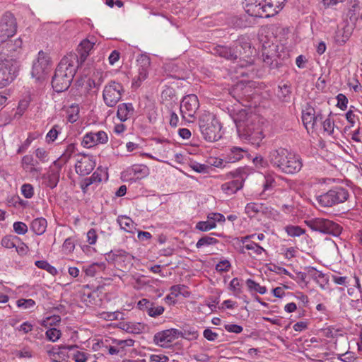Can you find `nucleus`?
Wrapping results in <instances>:
<instances>
[{"instance_id":"obj_8","label":"nucleus","mask_w":362,"mask_h":362,"mask_svg":"<svg viewBox=\"0 0 362 362\" xmlns=\"http://www.w3.org/2000/svg\"><path fill=\"white\" fill-rule=\"evenodd\" d=\"M305 223L313 230L336 237L339 236L342 231L340 225L326 218H315L305 221Z\"/></svg>"},{"instance_id":"obj_58","label":"nucleus","mask_w":362,"mask_h":362,"mask_svg":"<svg viewBox=\"0 0 362 362\" xmlns=\"http://www.w3.org/2000/svg\"><path fill=\"white\" fill-rule=\"evenodd\" d=\"M98 239L96 230L94 228L90 229L87 233V241L90 245L95 244Z\"/></svg>"},{"instance_id":"obj_14","label":"nucleus","mask_w":362,"mask_h":362,"mask_svg":"<svg viewBox=\"0 0 362 362\" xmlns=\"http://www.w3.org/2000/svg\"><path fill=\"white\" fill-rule=\"evenodd\" d=\"M137 307L141 310L146 312V313L152 317L160 316L165 311L163 306L158 305L156 303L150 301L146 298L140 300L137 303Z\"/></svg>"},{"instance_id":"obj_25","label":"nucleus","mask_w":362,"mask_h":362,"mask_svg":"<svg viewBox=\"0 0 362 362\" xmlns=\"http://www.w3.org/2000/svg\"><path fill=\"white\" fill-rule=\"evenodd\" d=\"M47 226V220L44 218H37L34 219L30 224V229L37 235L45 233Z\"/></svg>"},{"instance_id":"obj_28","label":"nucleus","mask_w":362,"mask_h":362,"mask_svg":"<svg viewBox=\"0 0 362 362\" xmlns=\"http://www.w3.org/2000/svg\"><path fill=\"white\" fill-rule=\"evenodd\" d=\"M308 274L313 280L316 281L321 287H323L324 284H327L328 281L325 274L314 267L308 268Z\"/></svg>"},{"instance_id":"obj_9","label":"nucleus","mask_w":362,"mask_h":362,"mask_svg":"<svg viewBox=\"0 0 362 362\" xmlns=\"http://www.w3.org/2000/svg\"><path fill=\"white\" fill-rule=\"evenodd\" d=\"M124 89L123 86L115 81H110L104 87L103 91V98L105 104L110 107H115L121 100Z\"/></svg>"},{"instance_id":"obj_49","label":"nucleus","mask_w":362,"mask_h":362,"mask_svg":"<svg viewBox=\"0 0 362 362\" xmlns=\"http://www.w3.org/2000/svg\"><path fill=\"white\" fill-rule=\"evenodd\" d=\"M21 193L27 199H30L34 194L33 187L30 184H24L21 187Z\"/></svg>"},{"instance_id":"obj_30","label":"nucleus","mask_w":362,"mask_h":362,"mask_svg":"<svg viewBox=\"0 0 362 362\" xmlns=\"http://www.w3.org/2000/svg\"><path fill=\"white\" fill-rule=\"evenodd\" d=\"M20 242V238L13 235L4 236L1 241V245L7 249H12L16 247V244Z\"/></svg>"},{"instance_id":"obj_61","label":"nucleus","mask_w":362,"mask_h":362,"mask_svg":"<svg viewBox=\"0 0 362 362\" xmlns=\"http://www.w3.org/2000/svg\"><path fill=\"white\" fill-rule=\"evenodd\" d=\"M203 335L207 340L211 341H215L218 336L216 332H213L209 328L204 329Z\"/></svg>"},{"instance_id":"obj_3","label":"nucleus","mask_w":362,"mask_h":362,"mask_svg":"<svg viewBox=\"0 0 362 362\" xmlns=\"http://www.w3.org/2000/svg\"><path fill=\"white\" fill-rule=\"evenodd\" d=\"M269 160L273 167L286 174H295L303 166L301 158L286 148H279L269 152Z\"/></svg>"},{"instance_id":"obj_29","label":"nucleus","mask_w":362,"mask_h":362,"mask_svg":"<svg viewBox=\"0 0 362 362\" xmlns=\"http://www.w3.org/2000/svg\"><path fill=\"white\" fill-rule=\"evenodd\" d=\"M351 28L348 25H345L342 29H338L336 33V40L339 42H346L351 35Z\"/></svg>"},{"instance_id":"obj_39","label":"nucleus","mask_w":362,"mask_h":362,"mask_svg":"<svg viewBox=\"0 0 362 362\" xmlns=\"http://www.w3.org/2000/svg\"><path fill=\"white\" fill-rule=\"evenodd\" d=\"M321 122L322 123L324 131L327 132L329 135L334 134L335 128L337 130H339V127L335 126L334 121L331 120L330 118H327Z\"/></svg>"},{"instance_id":"obj_7","label":"nucleus","mask_w":362,"mask_h":362,"mask_svg":"<svg viewBox=\"0 0 362 362\" xmlns=\"http://www.w3.org/2000/svg\"><path fill=\"white\" fill-rule=\"evenodd\" d=\"M349 197L346 189L336 186L316 197L315 199L319 207L329 208L334 205L345 202Z\"/></svg>"},{"instance_id":"obj_19","label":"nucleus","mask_w":362,"mask_h":362,"mask_svg":"<svg viewBox=\"0 0 362 362\" xmlns=\"http://www.w3.org/2000/svg\"><path fill=\"white\" fill-rule=\"evenodd\" d=\"M110 256L112 257L115 263L118 266L123 267L122 264H124V267L132 264V261L134 257L124 250L111 251L109 254V257Z\"/></svg>"},{"instance_id":"obj_24","label":"nucleus","mask_w":362,"mask_h":362,"mask_svg":"<svg viewBox=\"0 0 362 362\" xmlns=\"http://www.w3.org/2000/svg\"><path fill=\"white\" fill-rule=\"evenodd\" d=\"M243 186V180H234L227 182L221 185V189L228 195L235 194L237 191L240 189Z\"/></svg>"},{"instance_id":"obj_37","label":"nucleus","mask_w":362,"mask_h":362,"mask_svg":"<svg viewBox=\"0 0 362 362\" xmlns=\"http://www.w3.org/2000/svg\"><path fill=\"white\" fill-rule=\"evenodd\" d=\"M216 226V224L214 223V221H211L210 220H208L206 221H199L196 224V229L206 232L209 231L213 228H215Z\"/></svg>"},{"instance_id":"obj_54","label":"nucleus","mask_w":362,"mask_h":362,"mask_svg":"<svg viewBox=\"0 0 362 362\" xmlns=\"http://www.w3.org/2000/svg\"><path fill=\"white\" fill-rule=\"evenodd\" d=\"M30 104V100L28 98L23 99L20 100L18 108L17 113L20 115H22L25 111L28 109Z\"/></svg>"},{"instance_id":"obj_43","label":"nucleus","mask_w":362,"mask_h":362,"mask_svg":"<svg viewBox=\"0 0 362 362\" xmlns=\"http://www.w3.org/2000/svg\"><path fill=\"white\" fill-rule=\"evenodd\" d=\"M190 168L194 170L195 172L199 173H206L209 171L211 168L209 165L202 164L197 162H192L190 163Z\"/></svg>"},{"instance_id":"obj_51","label":"nucleus","mask_w":362,"mask_h":362,"mask_svg":"<svg viewBox=\"0 0 362 362\" xmlns=\"http://www.w3.org/2000/svg\"><path fill=\"white\" fill-rule=\"evenodd\" d=\"M35 156L42 163L48 161V152L43 148H37Z\"/></svg>"},{"instance_id":"obj_33","label":"nucleus","mask_w":362,"mask_h":362,"mask_svg":"<svg viewBox=\"0 0 362 362\" xmlns=\"http://www.w3.org/2000/svg\"><path fill=\"white\" fill-rule=\"evenodd\" d=\"M67 120L74 123L78 119L79 106L78 105H71L66 111Z\"/></svg>"},{"instance_id":"obj_18","label":"nucleus","mask_w":362,"mask_h":362,"mask_svg":"<svg viewBox=\"0 0 362 362\" xmlns=\"http://www.w3.org/2000/svg\"><path fill=\"white\" fill-rule=\"evenodd\" d=\"M212 53L231 61L235 60L238 57V52L235 47L226 45H216L213 48Z\"/></svg>"},{"instance_id":"obj_64","label":"nucleus","mask_w":362,"mask_h":362,"mask_svg":"<svg viewBox=\"0 0 362 362\" xmlns=\"http://www.w3.org/2000/svg\"><path fill=\"white\" fill-rule=\"evenodd\" d=\"M209 163L211 165L215 166L216 168H224L226 166L224 163H226V158L223 160L221 158H214L211 159Z\"/></svg>"},{"instance_id":"obj_16","label":"nucleus","mask_w":362,"mask_h":362,"mask_svg":"<svg viewBox=\"0 0 362 362\" xmlns=\"http://www.w3.org/2000/svg\"><path fill=\"white\" fill-rule=\"evenodd\" d=\"M137 67H138V76H136V81L139 83L144 81L148 74V68L151 64L150 58L145 54H141L137 60Z\"/></svg>"},{"instance_id":"obj_13","label":"nucleus","mask_w":362,"mask_h":362,"mask_svg":"<svg viewBox=\"0 0 362 362\" xmlns=\"http://www.w3.org/2000/svg\"><path fill=\"white\" fill-rule=\"evenodd\" d=\"M322 115H315V110L311 107L305 108L302 113L303 123L308 132L314 130L318 122H322Z\"/></svg>"},{"instance_id":"obj_36","label":"nucleus","mask_w":362,"mask_h":362,"mask_svg":"<svg viewBox=\"0 0 362 362\" xmlns=\"http://www.w3.org/2000/svg\"><path fill=\"white\" fill-rule=\"evenodd\" d=\"M246 284L250 291H255L260 294H264L267 292L265 286H260L258 283L251 279H248L246 281Z\"/></svg>"},{"instance_id":"obj_2","label":"nucleus","mask_w":362,"mask_h":362,"mask_svg":"<svg viewBox=\"0 0 362 362\" xmlns=\"http://www.w3.org/2000/svg\"><path fill=\"white\" fill-rule=\"evenodd\" d=\"M233 120L243 137L253 145H259L264 135L257 116L248 115L245 110H241L233 117Z\"/></svg>"},{"instance_id":"obj_50","label":"nucleus","mask_w":362,"mask_h":362,"mask_svg":"<svg viewBox=\"0 0 362 362\" xmlns=\"http://www.w3.org/2000/svg\"><path fill=\"white\" fill-rule=\"evenodd\" d=\"M337 106L341 110H344L347 107L348 99L345 95L339 93L337 96Z\"/></svg>"},{"instance_id":"obj_46","label":"nucleus","mask_w":362,"mask_h":362,"mask_svg":"<svg viewBox=\"0 0 362 362\" xmlns=\"http://www.w3.org/2000/svg\"><path fill=\"white\" fill-rule=\"evenodd\" d=\"M132 170L134 175H139L142 177L148 174V168L145 165H134L132 166Z\"/></svg>"},{"instance_id":"obj_48","label":"nucleus","mask_w":362,"mask_h":362,"mask_svg":"<svg viewBox=\"0 0 362 362\" xmlns=\"http://www.w3.org/2000/svg\"><path fill=\"white\" fill-rule=\"evenodd\" d=\"M61 317L59 315H52L47 317L42 322V325L44 327L53 326L60 322Z\"/></svg>"},{"instance_id":"obj_23","label":"nucleus","mask_w":362,"mask_h":362,"mask_svg":"<svg viewBox=\"0 0 362 362\" xmlns=\"http://www.w3.org/2000/svg\"><path fill=\"white\" fill-rule=\"evenodd\" d=\"M0 23H4L3 29H9L12 33H16L17 30L16 20L10 12H6L0 18Z\"/></svg>"},{"instance_id":"obj_59","label":"nucleus","mask_w":362,"mask_h":362,"mask_svg":"<svg viewBox=\"0 0 362 362\" xmlns=\"http://www.w3.org/2000/svg\"><path fill=\"white\" fill-rule=\"evenodd\" d=\"M225 329L226 331L229 332H233L235 334H239L242 332L243 330V328L240 325L235 324L226 325H225Z\"/></svg>"},{"instance_id":"obj_17","label":"nucleus","mask_w":362,"mask_h":362,"mask_svg":"<svg viewBox=\"0 0 362 362\" xmlns=\"http://www.w3.org/2000/svg\"><path fill=\"white\" fill-rule=\"evenodd\" d=\"M95 166V161L88 156H83L75 165L76 172L80 175L90 174Z\"/></svg>"},{"instance_id":"obj_5","label":"nucleus","mask_w":362,"mask_h":362,"mask_svg":"<svg viewBox=\"0 0 362 362\" xmlns=\"http://www.w3.org/2000/svg\"><path fill=\"white\" fill-rule=\"evenodd\" d=\"M199 128L203 138L207 141L214 142L221 138V124L211 113H204L200 116Z\"/></svg>"},{"instance_id":"obj_53","label":"nucleus","mask_w":362,"mask_h":362,"mask_svg":"<svg viewBox=\"0 0 362 362\" xmlns=\"http://www.w3.org/2000/svg\"><path fill=\"white\" fill-rule=\"evenodd\" d=\"M75 247L74 242L72 238H66L62 245L63 250L66 253L71 252L74 251Z\"/></svg>"},{"instance_id":"obj_22","label":"nucleus","mask_w":362,"mask_h":362,"mask_svg":"<svg viewBox=\"0 0 362 362\" xmlns=\"http://www.w3.org/2000/svg\"><path fill=\"white\" fill-rule=\"evenodd\" d=\"M71 349V346H52L51 349L47 350V354L53 362H61V360L66 357V354L63 351V349Z\"/></svg>"},{"instance_id":"obj_1","label":"nucleus","mask_w":362,"mask_h":362,"mask_svg":"<svg viewBox=\"0 0 362 362\" xmlns=\"http://www.w3.org/2000/svg\"><path fill=\"white\" fill-rule=\"evenodd\" d=\"M78 68V57L76 53L64 56L56 68L52 80V86L56 92L66 90Z\"/></svg>"},{"instance_id":"obj_20","label":"nucleus","mask_w":362,"mask_h":362,"mask_svg":"<svg viewBox=\"0 0 362 362\" xmlns=\"http://www.w3.org/2000/svg\"><path fill=\"white\" fill-rule=\"evenodd\" d=\"M94 42L86 39L81 42L77 48L78 67L86 60L90 52L93 49Z\"/></svg>"},{"instance_id":"obj_44","label":"nucleus","mask_w":362,"mask_h":362,"mask_svg":"<svg viewBox=\"0 0 362 362\" xmlns=\"http://www.w3.org/2000/svg\"><path fill=\"white\" fill-rule=\"evenodd\" d=\"M229 288L235 296H239L242 293L240 280L238 278L233 279L229 284Z\"/></svg>"},{"instance_id":"obj_55","label":"nucleus","mask_w":362,"mask_h":362,"mask_svg":"<svg viewBox=\"0 0 362 362\" xmlns=\"http://www.w3.org/2000/svg\"><path fill=\"white\" fill-rule=\"evenodd\" d=\"M103 264H93L86 269V274L88 276H94L97 272V268L103 269Z\"/></svg>"},{"instance_id":"obj_31","label":"nucleus","mask_w":362,"mask_h":362,"mask_svg":"<svg viewBox=\"0 0 362 362\" xmlns=\"http://www.w3.org/2000/svg\"><path fill=\"white\" fill-rule=\"evenodd\" d=\"M263 209V204L257 203H248L245 209V213L250 217H255L259 212Z\"/></svg>"},{"instance_id":"obj_57","label":"nucleus","mask_w":362,"mask_h":362,"mask_svg":"<svg viewBox=\"0 0 362 362\" xmlns=\"http://www.w3.org/2000/svg\"><path fill=\"white\" fill-rule=\"evenodd\" d=\"M113 343L117 346H120L123 349L125 346H134V341L132 339L120 340V339H114Z\"/></svg>"},{"instance_id":"obj_52","label":"nucleus","mask_w":362,"mask_h":362,"mask_svg":"<svg viewBox=\"0 0 362 362\" xmlns=\"http://www.w3.org/2000/svg\"><path fill=\"white\" fill-rule=\"evenodd\" d=\"M35 303L33 299H19L17 300V305L24 309L33 308Z\"/></svg>"},{"instance_id":"obj_35","label":"nucleus","mask_w":362,"mask_h":362,"mask_svg":"<svg viewBox=\"0 0 362 362\" xmlns=\"http://www.w3.org/2000/svg\"><path fill=\"white\" fill-rule=\"evenodd\" d=\"M285 230L291 237H299L305 233V230L298 226H287Z\"/></svg>"},{"instance_id":"obj_47","label":"nucleus","mask_w":362,"mask_h":362,"mask_svg":"<svg viewBox=\"0 0 362 362\" xmlns=\"http://www.w3.org/2000/svg\"><path fill=\"white\" fill-rule=\"evenodd\" d=\"M76 151V145L74 144H70L66 146V150L64 153L62 155L61 158L64 161L66 162L72 156V154Z\"/></svg>"},{"instance_id":"obj_12","label":"nucleus","mask_w":362,"mask_h":362,"mask_svg":"<svg viewBox=\"0 0 362 362\" xmlns=\"http://www.w3.org/2000/svg\"><path fill=\"white\" fill-rule=\"evenodd\" d=\"M108 141V136L104 131L89 132L85 134L82 145L85 148H90L98 144H104Z\"/></svg>"},{"instance_id":"obj_26","label":"nucleus","mask_w":362,"mask_h":362,"mask_svg":"<svg viewBox=\"0 0 362 362\" xmlns=\"http://www.w3.org/2000/svg\"><path fill=\"white\" fill-rule=\"evenodd\" d=\"M245 150L239 147H233L226 156V163H235L243 158Z\"/></svg>"},{"instance_id":"obj_32","label":"nucleus","mask_w":362,"mask_h":362,"mask_svg":"<svg viewBox=\"0 0 362 362\" xmlns=\"http://www.w3.org/2000/svg\"><path fill=\"white\" fill-rule=\"evenodd\" d=\"M218 243V240L213 237L204 235L199 239L196 243V247L200 249L204 246L216 245Z\"/></svg>"},{"instance_id":"obj_60","label":"nucleus","mask_w":362,"mask_h":362,"mask_svg":"<svg viewBox=\"0 0 362 362\" xmlns=\"http://www.w3.org/2000/svg\"><path fill=\"white\" fill-rule=\"evenodd\" d=\"M56 127L57 126L53 127L47 134L46 139L48 143L53 142L57 138L59 132Z\"/></svg>"},{"instance_id":"obj_10","label":"nucleus","mask_w":362,"mask_h":362,"mask_svg":"<svg viewBox=\"0 0 362 362\" xmlns=\"http://www.w3.org/2000/svg\"><path fill=\"white\" fill-rule=\"evenodd\" d=\"M199 107L198 98L194 94L185 96L180 104V112L183 119L190 122Z\"/></svg>"},{"instance_id":"obj_38","label":"nucleus","mask_w":362,"mask_h":362,"mask_svg":"<svg viewBox=\"0 0 362 362\" xmlns=\"http://www.w3.org/2000/svg\"><path fill=\"white\" fill-rule=\"evenodd\" d=\"M62 335V332L57 328H49L45 332L46 338L52 342L57 341Z\"/></svg>"},{"instance_id":"obj_41","label":"nucleus","mask_w":362,"mask_h":362,"mask_svg":"<svg viewBox=\"0 0 362 362\" xmlns=\"http://www.w3.org/2000/svg\"><path fill=\"white\" fill-rule=\"evenodd\" d=\"M243 248L247 250H252L253 252L257 255H260L263 252L265 251L262 247L255 242H250L244 245Z\"/></svg>"},{"instance_id":"obj_6","label":"nucleus","mask_w":362,"mask_h":362,"mask_svg":"<svg viewBox=\"0 0 362 362\" xmlns=\"http://www.w3.org/2000/svg\"><path fill=\"white\" fill-rule=\"evenodd\" d=\"M18 62L4 52V47L0 45V88L6 86L16 77Z\"/></svg>"},{"instance_id":"obj_4","label":"nucleus","mask_w":362,"mask_h":362,"mask_svg":"<svg viewBox=\"0 0 362 362\" xmlns=\"http://www.w3.org/2000/svg\"><path fill=\"white\" fill-rule=\"evenodd\" d=\"M286 0H245V10L250 16L269 18L281 10Z\"/></svg>"},{"instance_id":"obj_11","label":"nucleus","mask_w":362,"mask_h":362,"mask_svg":"<svg viewBox=\"0 0 362 362\" xmlns=\"http://www.w3.org/2000/svg\"><path fill=\"white\" fill-rule=\"evenodd\" d=\"M49 69V57L43 51H40L37 59L33 64L32 76L37 80H40L47 74Z\"/></svg>"},{"instance_id":"obj_34","label":"nucleus","mask_w":362,"mask_h":362,"mask_svg":"<svg viewBox=\"0 0 362 362\" xmlns=\"http://www.w3.org/2000/svg\"><path fill=\"white\" fill-rule=\"evenodd\" d=\"M35 264L38 268L46 270L47 272H49L50 274L53 276L57 274V269L54 267L49 264V262L46 260H37L35 262Z\"/></svg>"},{"instance_id":"obj_42","label":"nucleus","mask_w":362,"mask_h":362,"mask_svg":"<svg viewBox=\"0 0 362 362\" xmlns=\"http://www.w3.org/2000/svg\"><path fill=\"white\" fill-rule=\"evenodd\" d=\"M4 23H0V42L4 43L7 42L8 39L12 37L14 33H12L11 31L7 28L3 29ZM4 47V44H1Z\"/></svg>"},{"instance_id":"obj_56","label":"nucleus","mask_w":362,"mask_h":362,"mask_svg":"<svg viewBox=\"0 0 362 362\" xmlns=\"http://www.w3.org/2000/svg\"><path fill=\"white\" fill-rule=\"evenodd\" d=\"M230 263L228 260H222L216 265V270L220 272H227L230 267Z\"/></svg>"},{"instance_id":"obj_27","label":"nucleus","mask_w":362,"mask_h":362,"mask_svg":"<svg viewBox=\"0 0 362 362\" xmlns=\"http://www.w3.org/2000/svg\"><path fill=\"white\" fill-rule=\"evenodd\" d=\"M117 221L121 228L128 233H133L135 229L134 221L127 216H119Z\"/></svg>"},{"instance_id":"obj_63","label":"nucleus","mask_w":362,"mask_h":362,"mask_svg":"<svg viewBox=\"0 0 362 362\" xmlns=\"http://www.w3.org/2000/svg\"><path fill=\"white\" fill-rule=\"evenodd\" d=\"M208 218L211 221H214L215 223H216V222H224L225 221L224 216L220 213H214V214H209Z\"/></svg>"},{"instance_id":"obj_40","label":"nucleus","mask_w":362,"mask_h":362,"mask_svg":"<svg viewBox=\"0 0 362 362\" xmlns=\"http://www.w3.org/2000/svg\"><path fill=\"white\" fill-rule=\"evenodd\" d=\"M278 89L277 95L283 100H286V98L289 97V95L291 93V87L287 84L279 85Z\"/></svg>"},{"instance_id":"obj_62","label":"nucleus","mask_w":362,"mask_h":362,"mask_svg":"<svg viewBox=\"0 0 362 362\" xmlns=\"http://www.w3.org/2000/svg\"><path fill=\"white\" fill-rule=\"evenodd\" d=\"M351 3L352 4V5L349 11V15L350 16V18L355 15L356 13H358L360 10L358 0H351Z\"/></svg>"},{"instance_id":"obj_15","label":"nucleus","mask_w":362,"mask_h":362,"mask_svg":"<svg viewBox=\"0 0 362 362\" xmlns=\"http://www.w3.org/2000/svg\"><path fill=\"white\" fill-rule=\"evenodd\" d=\"M180 334L181 332L177 329H165L156 333L154 336V340L156 343H160L163 346L177 339Z\"/></svg>"},{"instance_id":"obj_45","label":"nucleus","mask_w":362,"mask_h":362,"mask_svg":"<svg viewBox=\"0 0 362 362\" xmlns=\"http://www.w3.org/2000/svg\"><path fill=\"white\" fill-rule=\"evenodd\" d=\"M13 228L15 233L18 235H25L28 232L27 225L21 221L14 222Z\"/></svg>"},{"instance_id":"obj_21","label":"nucleus","mask_w":362,"mask_h":362,"mask_svg":"<svg viewBox=\"0 0 362 362\" xmlns=\"http://www.w3.org/2000/svg\"><path fill=\"white\" fill-rule=\"evenodd\" d=\"M134 112L132 103H122L118 105L117 116L121 122H125L133 115Z\"/></svg>"}]
</instances>
